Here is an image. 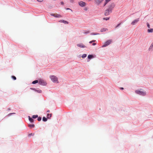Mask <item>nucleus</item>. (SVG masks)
Masks as SVG:
<instances>
[{
	"label": "nucleus",
	"mask_w": 153,
	"mask_h": 153,
	"mask_svg": "<svg viewBox=\"0 0 153 153\" xmlns=\"http://www.w3.org/2000/svg\"><path fill=\"white\" fill-rule=\"evenodd\" d=\"M111 42L112 41L111 40H109L107 41L105 43L104 45L102 46V47H104L107 46V45H109L111 43Z\"/></svg>",
	"instance_id": "39448f33"
},
{
	"label": "nucleus",
	"mask_w": 153,
	"mask_h": 153,
	"mask_svg": "<svg viewBox=\"0 0 153 153\" xmlns=\"http://www.w3.org/2000/svg\"><path fill=\"white\" fill-rule=\"evenodd\" d=\"M38 1L40 2H42L43 1V0H37Z\"/></svg>",
	"instance_id": "c756f323"
},
{
	"label": "nucleus",
	"mask_w": 153,
	"mask_h": 153,
	"mask_svg": "<svg viewBox=\"0 0 153 153\" xmlns=\"http://www.w3.org/2000/svg\"><path fill=\"white\" fill-rule=\"evenodd\" d=\"M95 40H92V41H90L89 42V43H92V42H95Z\"/></svg>",
	"instance_id": "cd10ccee"
},
{
	"label": "nucleus",
	"mask_w": 153,
	"mask_h": 153,
	"mask_svg": "<svg viewBox=\"0 0 153 153\" xmlns=\"http://www.w3.org/2000/svg\"><path fill=\"white\" fill-rule=\"evenodd\" d=\"M37 92H38L40 93L42 92V91L41 90H40V91H37Z\"/></svg>",
	"instance_id": "72a5a7b5"
},
{
	"label": "nucleus",
	"mask_w": 153,
	"mask_h": 153,
	"mask_svg": "<svg viewBox=\"0 0 153 153\" xmlns=\"http://www.w3.org/2000/svg\"><path fill=\"white\" fill-rule=\"evenodd\" d=\"M42 120L44 122H46L47 120V119L44 117L42 118Z\"/></svg>",
	"instance_id": "a211bd4d"
},
{
	"label": "nucleus",
	"mask_w": 153,
	"mask_h": 153,
	"mask_svg": "<svg viewBox=\"0 0 153 153\" xmlns=\"http://www.w3.org/2000/svg\"><path fill=\"white\" fill-rule=\"evenodd\" d=\"M38 117V115H33L32 116V118H36Z\"/></svg>",
	"instance_id": "412c9836"
},
{
	"label": "nucleus",
	"mask_w": 153,
	"mask_h": 153,
	"mask_svg": "<svg viewBox=\"0 0 153 153\" xmlns=\"http://www.w3.org/2000/svg\"><path fill=\"white\" fill-rule=\"evenodd\" d=\"M61 3L62 4V5H63L64 3V2H63V1H62L61 2Z\"/></svg>",
	"instance_id": "473e14b6"
},
{
	"label": "nucleus",
	"mask_w": 153,
	"mask_h": 153,
	"mask_svg": "<svg viewBox=\"0 0 153 153\" xmlns=\"http://www.w3.org/2000/svg\"><path fill=\"white\" fill-rule=\"evenodd\" d=\"M89 33V31H88V32H87L85 33Z\"/></svg>",
	"instance_id": "e433bc0d"
},
{
	"label": "nucleus",
	"mask_w": 153,
	"mask_h": 153,
	"mask_svg": "<svg viewBox=\"0 0 153 153\" xmlns=\"http://www.w3.org/2000/svg\"><path fill=\"white\" fill-rule=\"evenodd\" d=\"M29 120L31 123H33L34 122V120L33 118H30V116H28Z\"/></svg>",
	"instance_id": "4468645a"
},
{
	"label": "nucleus",
	"mask_w": 153,
	"mask_h": 153,
	"mask_svg": "<svg viewBox=\"0 0 153 153\" xmlns=\"http://www.w3.org/2000/svg\"><path fill=\"white\" fill-rule=\"evenodd\" d=\"M38 82H39L38 81V80H35V81H33L32 82V83L33 84H35L38 83Z\"/></svg>",
	"instance_id": "aec40b11"
},
{
	"label": "nucleus",
	"mask_w": 153,
	"mask_h": 153,
	"mask_svg": "<svg viewBox=\"0 0 153 153\" xmlns=\"http://www.w3.org/2000/svg\"><path fill=\"white\" fill-rule=\"evenodd\" d=\"M120 24V23H119V24H118L116 27H118Z\"/></svg>",
	"instance_id": "7c9ffc66"
},
{
	"label": "nucleus",
	"mask_w": 153,
	"mask_h": 153,
	"mask_svg": "<svg viewBox=\"0 0 153 153\" xmlns=\"http://www.w3.org/2000/svg\"><path fill=\"white\" fill-rule=\"evenodd\" d=\"M88 57L89 59H91L93 57V55H89L88 56Z\"/></svg>",
	"instance_id": "6ab92c4d"
},
{
	"label": "nucleus",
	"mask_w": 153,
	"mask_h": 153,
	"mask_svg": "<svg viewBox=\"0 0 153 153\" xmlns=\"http://www.w3.org/2000/svg\"><path fill=\"white\" fill-rule=\"evenodd\" d=\"M109 19V18H104L103 19L104 20H108Z\"/></svg>",
	"instance_id": "a878e982"
},
{
	"label": "nucleus",
	"mask_w": 153,
	"mask_h": 153,
	"mask_svg": "<svg viewBox=\"0 0 153 153\" xmlns=\"http://www.w3.org/2000/svg\"><path fill=\"white\" fill-rule=\"evenodd\" d=\"M139 21V19L138 18L135 19L131 23V24L133 25H135Z\"/></svg>",
	"instance_id": "423d86ee"
},
{
	"label": "nucleus",
	"mask_w": 153,
	"mask_h": 153,
	"mask_svg": "<svg viewBox=\"0 0 153 153\" xmlns=\"http://www.w3.org/2000/svg\"><path fill=\"white\" fill-rule=\"evenodd\" d=\"M153 47V43H152L151 44V45L150 46V47L149 49H152Z\"/></svg>",
	"instance_id": "393cba45"
},
{
	"label": "nucleus",
	"mask_w": 153,
	"mask_h": 153,
	"mask_svg": "<svg viewBox=\"0 0 153 153\" xmlns=\"http://www.w3.org/2000/svg\"><path fill=\"white\" fill-rule=\"evenodd\" d=\"M147 26L149 28H150V25L149 23L147 24Z\"/></svg>",
	"instance_id": "c85d7f7f"
},
{
	"label": "nucleus",
	"mask_w": 153,
	"mask_h": 153,
	"mask_svg": "<svg viewBox=\"0 0 153 153\" xmlns=\"http://www.w3.org/2000/svg\"><path fill=\"white\" fill-rule=\"evenodd\" d=\"M59 22H63L65 24H68V22L63 20H60L59 21Z\"/></svg>",
	"instance_id": "9b49d317"
},
{
	"label": "nucleus",
	"mask_w": 153,
	"mask_h": 153,
	"mask_svg": "<svg viewBox=\"0 0 153 153\" xmlns=\"http://www.w3.org/2000/svg\"><path fill=\"white\" fill-rule=\"evenodd\" d=\"M12 78L14 80H15L16 79V77L14 76H12Z\"/></svg>",
	"instance_id": "b1692460"
},
{
	"label": "nucleus",
	"mask_w": 153,
	"mask_h": 153,
	"mask_svg": "<svg viewBox=\"0 0 153 153\" xmlns=\"http://www.w3.org/2000/svg\"><path fill=\"white\" fill-rule=\"evenodd\" d=\"M86 56L87 55L86 54H84L82 55V58H85V57H86Z\"/></svg>",
	"instance_id": "4be33fe9"
},
{
	"label": "nucleus",
	"mask_w": 153,
	"mask_h": 153,
	"mask_svg": "<svg viewBox=\"0 0 153 153\" xmlns=\"http://www.w3.org/2000/svg\"><path fill=\"white\" fill-rule=\"evenodd\" d=\"M31 134H29V136H30V135Z\"/></svg>",
	"instance_id": "58836bf2"
},
{
	"label": "nucleus",
	"mask_w": 153,
	"mask_h": 153,
	"mask_svg": "<svg viewBox=\"0 0 153 153\" xmlns=\"http://www.w3.org/2000/svg\"><path fill=\"white\" fill-rule=\"evenodd\" d=\"M28 126L30 128H34L35 126L33 124H29L28 125Z\"/></svg>",
	"instance_id": "ddd939ff"
},
{
	"label": "nucleus",
	"mask_w": 153,
	"mask_h": 153,
	"mask_svg": "<svg viewBox=\"0 0 153 153\" xmlns=\"http://www.w3.org/2000/svg\"><path fill=\"white\" fill-rule=\"evenodd\" d=\"M39 83L41 85H45L47 83L44 80L41 79H40L39 81Z\"/></svg>",
	"instance_id": "7ed1b4c3"
},
{
	"label": "nucleus",
	"mask_w": 153,
	"mask_h": 153,
	"mask_svg": "<svg viewBox=\"0 0 153 153\" xmlns=\"http://www.w3.org/2000/svg\"><path fill=\"white\" fill-rule=\"evenodd\" d=\"M98 34V33H91V34L92 35H97Z\"/></svg>",
	"instance_id": "bb28decb"
},
{
	"label": "nucleus",
	"mask_w": 153,
	"mask_h": 153,
	"mask_svg": "<svg viewBox=\"0 0 153 153\" xmlns=\"http://www.w3.org/2000/svg\"><path fill=\"white\" fill-rule=\"evenodd\" d=\"M79 4L81 6L83 7L85 6V3L84 2L80 1L79 3Z\"/></svg>",
	"instance_id": "9d476101"
},
{
	"label": "nucleus",
	"mask_w": 153,
	"mask_h": 153,
	"mask_svg": "<svg viewBox=\"0 0 153 153\" xmlns=\"http://www.w3.org/2000/svg\"><path fill=\"white\" fill-rule=\"evenodd\" d=\"M51 15L56 17L60 18L62 17L61 15L57 14H52Z\"/></svg>",
	"instance_id": "6e6552de"
},
{
	"label": "nucleus",
	"mask_w": 153,
	"mask_h": 153,
	"mask_svg": "<svg viewBox=\"0 0 153 153\" xmlns=\"http://www.w3.org/2000/svg\"><path fill=\"white\" fill-rule=\"evenodd\" d=\"M52 114H47V118H48V119L50 118L52 116Z\"/></svg>",
	"instance_id": "2eb2a0df"
},
{
	"label": "nucleus",
	"mask_w": 153,
	"mask_h": 153,
	"mask_svg": "<svg viewBox=\"0 0 153 153\" xmlns=\"http://www.w3.org/2000/svg\"><path fill=\"white\" fill-rule=\"evenodd\" d=\"M42 119L41 117H39L37 118V120L38 121H40Z\"/></svg>",
	"instance_id": "5701e85b"
},
{
	"label": "nucleus",
	"mask_w": 153,
	"mask_h": 153,
	"mask_svg": "<svg viewBox=\"0 0 153 153\" xmlns=\"http://www.w3.org/2000/svg\"><path fill=\"white\" fill-rule=\"evenodd\" d=\"M77 46L82 48L86 47L85 46L82 44H78L77 45Z\"/></svg>",
	"instance_id": "1a4fd4ad"
},
{
	"label": "nucleus",
	"mask_w": 153,
	"mask_h": 153,
	"mask_svg": "<svg viewBox=\"0 0 153 153\" xmlns=\"http://www.w3.org/2000/svg\"><path fill=\"white\" fill-rule=\"evenodd\" d=\"M96 45V43H93L92 44V45Z\"/></svg>",
	"instance_id": "2f4dec72"
},
{
	"label": "nucleus",
	"mask_w": 153,
	"mask_h": 153,
	"mask_svg": "<svg viewBox=\"0 0 153 153\" xmlns=\"http://www.w3.org/2000/svg\"><path fill=\"white\" fill-rule=\"evenodd\" d=\"M103 0H95V3L97 5H99Z\"/></svg>",
	"instance_id": "0eeeda50"
},
{
	"label": "nucleus",
	"mask_w": 153,
	"mask_h": 153,
	"mask_svg": "<svg viewBox=\"0 0 153 153\" xmlns=\"http://www.w3.org/2000/svg\"><path fill=\"white\" fill-rule=\"evenodd\" d=\"M123 89H124V88H120V89H121V90H123Z\"/></svg>",
	"instance_id": "f704fd0d"
},
{
	"label": "nucleus",
	"mask_w": 153,
	"mask_h": 153,
	"mask_svg": "<svg viewBox=\"0 0 153 153\" xmlns=\"http://www.w3.org/2000/svg\"><path fill=\"white\" fill-rule=\"evenodd\" d=\"M147 31L148 33H152L153 32V29H149Z\"/></svg>",
	"instance_id": "dca6fc26"
},
{
	"label": "nucleus",
	"mask_w": 153,
	"mask_h": 153,
	"mask_svg": "<svg viewBox=\"0 0 153 153\" xmlns=\"http://www.w3.org/2000/svg\"><path fill=\"white\" fill-rule=\"evenodd\" d=\"M136 93L137 94H139L143 96L145 95L146 94V93L145 92L140 91H136Z\"/></svg>",
	"instance_id": "20e7f679"
},
{
	"label": "nucleus",
	"mask_w": 153,
	"mask_h": 153,
	"mask_svg": "<svg viewBox=\"0 0 153 153\" xmlns=\"http://www.w3.org/2000/svg\"><path fill=\"white\" fill-rule=\"evenodd\" d=\"M115 4L114 3H111L108 6V8L105 11V15L107 16L111 13L113 9L115 7Z\"/></svg>",
	"instance_id": "f257e3e1"
},
{
	"label": "nucleus",
	"mask_w": 153,
	"mask_h": 153,
	"mask_svg": "<svg viewBox=\"0 0 153 153\" xmlns=\"http://www.w3.org/2000/svg\"><path fill=\"white\" fill-rule=\"evenodd\" d=\"M67 9V10H69V9H69V8H68Z\"/></svg>",
	"instance_id": "4c0bfd02"
},
{
	"label": "nucleus",
	"mask_w": 153,
	"mask_h": 153,
	"mask_svg": "<svg viewBox=\"0 0 153 153\" xmlns=\"http://www.w3.org/2000/svg\"><path fill=\"white\" fill-rule=\"evenodd\" d=\"M50 112V111H49V110H48V111H47V112H48V113Z\"/></svg>",
	"instance_id": "c9c22d12"
},
{
	"label": "nucleus",
	"mask_w": 153,
	"mask_h": 153,
	"mask_svg": "<svg viewBox=\"0 0 153 153\" xmlns=\"http://www.w3.org/2000/svg\"><path fill=\"white\" fill-rule=\"evenodd\" d=\"M108 29L107 28H102L101 30V32H103L106 31H108Z\"/></svg>",
	"instance_id": "f8f14e48"
},
{
	"label": "nucleus",
	"mask_w": 153,
	"mask_h": 153,
	"mask_svg": "<svg viewBox=\"0 0 153 153\" xmlns=\"http://www.w3.org/2000/svg\"><path fill=\"white\" fill-rule=\"evenodd\" d=\"M111 0H105V2L104 4L103 7H104L106 4L109 1Z\"/></svg>",
	"instance_id": "f3484780"
},
{
	"label": "nucleus",
	"mask_w": 153,
	"mask_h": 153,
	"mask_svg": "<svg viewBox=\"0 0 153 153\" xmlns=\"http://www.w3.org/2000/svg\"><path fill=\"white\" fill-rule=\"evenodd\" d=\"M51 80L54 83H58V78L54 75H51L50 76Z\"/></svg>",
	"instance_id": "f03ea898"
}]
</instances>
